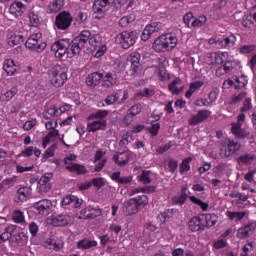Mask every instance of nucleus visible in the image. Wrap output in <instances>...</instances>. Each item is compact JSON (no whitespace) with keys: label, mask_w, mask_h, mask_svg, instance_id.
<instances>
[{"label":"nucleus","mask_w":256,"mask_h":256,"mask_svg":"<svg viewBox=\"0 0 256 256\" xmlns=\"http://www.w3.org/2000/svg\"><path fill=\"white\" fill-rule=\"evenodd\" d=\"M243 144L237 139L227 138L220 143V157L221 159H231L233 155H237Z\"/></svg>","instance_id":"2"},{"label":"nucleus","mask_w":256,"mask_h":256,"mask_svg":"<svg viewBox=\"0 0 256 256\" xmlns=\"http://www.w3.org/2000/svg\"><path fill=\"white\" fill-rule=\"evenodd\" d=\"M139 36L135 30H125L121 33H118L115 37V42L117 45H120L122 49H130L135 43H137Z\"/></svg>","instance_id":"4"},{"label":"nucleus","mask_w":256,"mask_h":256,"mask_svg":"<svg viewBox=\"0 0 256 256\" xmlns=\"http://www.w3.org/2000/svg\"><path fill=\"white\" fill-rule=\"evenodd\" d=\"M112 160L116 165H118V167H125V165H127V163H129V161L131 160V152H116L113 155Z\"/></svg>","instance_id":"21"},{"label":"nucleus","mask_w":256,"mask_h":256,"mask_svg":"<svg viewBox=\"0 0 256 256\" xmlns=\"http://www.w3.org/2000/svg\"><path fill=\"white\" fill-rule=\"evenodd\" d=\"M247 83H249L247 76L241 75L234 79L225 80L223 85L226 89H229L230 87H234V89H243V87H246Z\"/></svg>","instance_id":"13"},{"label":"nucleus","mask_w":256,"mask_h":256,"mask_svg":"<svg viewBox=\"0 0 256 256\" xmlns=\"http://www.w3.org/2000/svg\"><path fill=\"white\" fill-rule=\"evenodd\" d=\"M89 45L96 50L94 57L99 59L107 53V45L103 44V38L99 34H92L89 39Z\"/></svg>","instance_id":"10"},{"label":"nucleus","mask_w":256,"mask_h":256,"mask_svg":"<svg viewBox=\"0 0 256 256\" xmlns=\"http://www.w3.org/2000/svg\"><path fill=\"white\" fill-rule=\"evenodd\" d=\"M33 207L36 209L38 215H47L51 211V207H53V202L49 199H42L35 202Z\"/></svg>","instance_id":"17"},{"label":"nucleus","mask_w":256,"mask_h":256,"mask_svg":"<svg viewBox=\"0 0 256 256\" xmlns=\"http://www.w3.org/2000/svg\"><path fill=\"white\" fill-rule=\"evenodd\" d=\"M93 247H97V241H95V240L83 239L77 243L78 249L87 250V249H91Z\"/></svg>","instance_id":"43"},{"label":"nucleus","mask_w":256,"mask_h":256,"mask_svg":"<svg viewBox=\"0 0 256 256\" xmlns=\"http://www.w3.org/2000/svg\"><path fill=\"white\" fill-rule=\"evenodd\" d=\"M142 109H143V106L141 104H135L128 110V112L135 117L139 115V113H141Z\"/></svg>","instance_id":"64"},{"label":"nucleus","mask_w":256,"mask_h":256,"mask_svg":"<svg viewBox=\"0 0 256 256\" xmlns=\"http://www.w3.org/2000/svg\"><path fill=\"white\" fill-rule=\"evenodd\" d=\"M51 179H53L52 173L45 174L39 179L37 191L40 195H45V193H49V191H51Z\"/></svg>","instance_id":"12"},{"label":"nucleus","mask_w":256,"mask_h":256,"mask_svg":"<svg viewBox=\"0 0 256 256\" xmlns=\"http://www.w3.org/2000/svg\"><path fill=\"white\" fill-rule=\"evenodd\" d=\"M204 229L205 227H214L217 224V215L216 214H202Z\"/></svg>","instance_id":"38"},{"label":"nucleus","mask_w":256,"mask_h":256,"mask_svg":"<svg viewBox=\"0 0 256 256\" xmlns=\"http://www.w3.org/2000/svg\"><path fill=\"white\" fill-rule=\"evenodd\" d=\"M187 199H189V196H185V194H178L172 197V203L173 205H179L180 207H183Z\"/></svg>","instance_id":"51"},{"label":"nucleus","mask_w":256,"mask_h":256,"mask_svg":"<svg viewBox=\"0 0 256 256\" xmlns=\"http://www.w3.org/2000/svg\"><path fill=\"white\" fill-rule=\"evenodd\" d=\"M256 161L254 153H244L236 158V163L239 167H251Z\"/></svg>","instance_id":"20"},{"label":"nucleus","mask_w":256,"mask_h":256,"mask_svg":"<svg viewBox=\"0 0 256 256\" xmlns=\"http://www.w3.org/2000/svg\"><path fill=\"white\" fill-rule=\"evenodd\" d=\"M71 223H73V218L67 214L57 215L51 219L53 227H67V225H71Z\"/></svg>","instance_id":"23"},{"label":"nucleus","mask_w":256,"mask_h":256,"mask_svg":"<svg viewBox=\"0 0 256 256\" xmlns=\"http://www.w3.org/2000/svg\"><path fill=\"white\" fill-rule=\"evenodd\" d=\"M43 34L41 32L34 33L25 42L26 49L34 51V53H43L47 48V42L42 41Z\"/></svg>","instance_id":"6"},{"label":"nucleus","mask_w":256,"mask_h":256,"mask_svg":"<svg viewBox=\"0 0 256 256\" xmlns=\"http://www.w3.org/2000/svg\"><path fill=\"white\" fill-rule=\"evenodd\" d=\"M193 161L192 157L184 158L179 166V173L180 175H185V173H189L191 171L190 163Z\"/></svg>","instance_id":"40"},{"label":"nucleus","mask_w":256,"mask_h":256,"mask_svg":"<svg viewBox=\"0 0 256 256\" xmlns=\"http://www.w3.org/2000/svg\"><path fill=\"white\" fill-rule=\"evenodd\" d=\"M107 127V120L93 121L87 124V129L89 133H96V131H101Z\"/></svg>","instance_id":"32"},{"label":"nucleus","mask_w":256,"mask_h":256,"mask_svg":"<svg viewBox=\"0 0 256 256\" xmlns=\"http://www.w3.org/2000/svg\"><path fill=\"white\" fill-rule=\"evenodd\" d=\"M133 135L131 133H126L122 136V139L119 142L120 147H126L129 143H132Z\"/></svg>","instance_id":"59"},{"label":"nucleus","mask_w":256,"mask_h":256,"mask_svg":"<svg viewBox=\"0 0 256 256\" xmlns=\"http://www.w3.org/2000/svg\"><path fill=\"white\" fill-rule=\"evenodd\" d=\"M101 85L104 89H111L117 85V73L115 72H102Z\"/></svg>","instance_id":"16"},{"label":"nucleus","mask_w":256,"mask_h":256,"mask_svg":"<svg viewBox=\"0 0 256 256\" xmlns=\"http://www.w3.org/2000/svg\"><path fill=\"white\" fill-rule=\"evenodd\" d=\"M159 129H161V124L159 122H152L148 128L151 137H157L159 135Z\"/></svg>","instance_id":"55"},{"label":"nucleus","mask_w":256,"mask_h":256,"mask_svg":"<svg viewBox=\"0 0 256 256\" xmlns=\"http://www.w3.org/2000/svg\"><path fill=\"white\" fill-rule=\"evenodd\" d=\"M73 161H77V155L75 154H70L63 159V163L66 165V171H69V173H74L75 175H86L87 167Z\"/></svg>","instance_id":"9"},{"label":"nucleus","mask_w":256,"mask_h":256,"mask_svg":"<svg viewBox=\"0 0 256 256\" xmlns=\"http://www.w3.org/2000/svg\"><path fill=\"white\" fill-rule=\"evenodd\" d=\"M71 45H73V40L60 39L51 45V51L54 53L55 57L61 59V57H65V55H73Z\"/></svg>","instance_id":"5"},{"label":"nucleus","mask_w":256,"mask_h":256,"mask_svg":"<svg viewBox=\"0 0 256 256\" xmlns=\"http://www.w3.org/2000/svg\"><path fill=\"white\" fill-rule=\"evenodd\" d=\"M17 93H19V90L17 89V87H12L0 95V101L7 103L11 101V99H13V97H15Z\"/></svg>","instance_id":"36"},{"label":"nucleus","mask_w":256,"mask_h":256,"mask_svg":"<svg viewBox=\"0 0 256 256\" xmlns=\"http://www.w3.org/2000/svg\"><path fill=\"white\" fill-rule=\"evenodd\" d=\"M25 41V36L23 35H14L10 38L9 45L15 47V45H21Z\"/></svg>","instance_id":"57"},{"label":"nucleus","mask_w":256,"mask_h":256,"mask_svg":"<svg viewBox=\"0 0 256 256\" xmlns=\"http://www.w3.org/2000/svg\"><path fill=\"white\" fill-rule=\"evenodd\" d=\"M124 207L127 215H137V213L141 211L133 198H130L127 202H125Z\"/></svg>","instance_id":"33"},{"label":"nucleus","mask_w":256,"mask_h":256,"mask_svg":"<svg viewBox=\"0 0 256 256\" xmlns=\"http://www.w3.org/2000/svg\"><path fill=\"white\" fill-rule=\"evenodd\" d=\"M73 23V16L69 11H62L56 16L55 25L59 31H67Z\"/></svg>","instance_id":"11"},{"label":"nucleus","mask_w":256,"mask_h":256,"mask_svg":"<svg viewBox=\"0 0 256 256\" xmlns=\"http://www.w3.org/2000/svg\"><path fill=\"white\" fill-rule=\"evenodd\" d=\"M136 19H137V15L128 14V15L120 18V20L118 22L119 27H122L123 29H129V27H131V24L135 23Z\"/></svg>","instance_id":"34"},{"label":"nucleus","mask_w":256,"mask_h":256,"mask_svg":"<svg viewBox=\"0 0 256 256\" xmlns=\"http://www.w3.org/2000/svg\"><path fill=\"white\" fill-rule=\"evenodd\" d=\"M163 29V24L161 22H154L151 24H148L142 34H141V39L142 41H149V39L151 38V35H153V33H157L159 31H161Z\"/></svg>","instance_id":"14"},{"label":"nucleus","mask_w":256,"mask_h":256,"mask_svg":"<svg viewBox=\"0 0 256 256\" xmlns=\"http://www.w3.org/2000/svg\"><path fill=\"white\" fill-rule=\"evenodd\" d=\"M235 43H237V37L234 34H229L228 36H223V38H220L219 48L233 49L235 48Z\"/></svg>","instance_id":"27"},{"label":"nucleus","mask_w":256,"mask_h":256,"mask_svg":"<svg viewBox=\"0 0 256 256\" xmlns=\"http://www.w3.org/2000/svg\"><path fill=\"white\" fill-rule=\"evenodd\" d=\"M55 151H57V144H52L43 154L44 159H51L55 157Z\"/></svg>","instance_id":"58"},{"label":"nucleus","mask_w":256,"mask_h":256,"mask_svg":"<svg viewBox=\"0 0 256 256\" xmlns=\"http://www.w3.org/2000/svg\"><path fill=\"white\" fill-rule=\"evenodd\" d=\"M27 8L21 1H14L10 7H9V12L11 15H14L15 17H21L25 13V10Z\"/></svg>","instance_id":"29"},{"label":"nucleus","mask_w":256,"mask_h":256,"mask_svg":"<svg viewBox=\"0 0 256 256\" xmlns=\"http://www.w3.org/2000/svg\"><path fill=\"white\" fill-rule=\"evenodd\" d=\"M178 85H181V78L174 79L168 85L169 92L172 93V95H179V93H181V90H179V87H177Z\"/></svg>","instance_id":"44"},{"label":"nucleus","mask_w":256,"mask_h":256,"mask_svg":"<svg viewBox=\"0 0 256 256\" xmlns=\"http://www.w3.org/2000/svg\"><path fill=\"white\" fill-rule=\"evenodd\" d=\"M128 63H130V68L127 71V75L135 79V77H139L141 75V71H143V64H141V54L139 52H132L127 57Z\"/></svg>","instance_id":"7"},{"label":"nucleus","mask_w":256,"mask_h":256,"mask_svg":"<svg viewBox=\"0 0 256 256\" xmlns=\"http://www.w3.org/2000/svg\"><path fill=\"white\" fill-rule=\"evenodd\" d=\"M251 98H245L242 107L240 108L241 113L251 111L253 109V103Z\"/></svg>","instance_id":"60"},{"label":"nucleus","mask_w":256,"mask_h":256,"mask_svg":"<svg viewBox=\"0 0 256 256\" xmlns=\"http://www.w3.org/2000/svg\"><path fill=\"white\" fill-rule=\"evenodd\" d=\"M204 85H205L204 81L191 82L189 89L185 93L186 99H191V97H193V93H195V91H199V89H201V87H203Z\"/></svg>","instance_id":"35"},{"label":"nucleus","mask_w":256,"mask_h":256,"mask_svg":"<svg viewBox=\"0 0 256 256\" xmlns=\"http://www.w3.org/2000/svg\"><path fill=\"white\" fill-rule=\"evenodd\" d=\"M91 35V31L82 30L80 34L72 40V55H79V53H81V50L85 49V45H87V41L89 43Z\"/></svg>","instance_id":"8"},{"label":"nucleus","mask_w":256,"mask_h":256,"mask_svg":"<svg viewBox=\"0 0 256 256\" xmlns=\"http://www.w3.org/2000/svg\"><path fill=\"white\" fill-rule=\"evenodd\" d=\"M109 115V111L107 110H98L94 114L91 115V119H105Z\"/></svg>","instance_id":"63"},{"label":"nucleus","mask_w":256,"mask_h":256,"mask_svg":"<svg viewBox=\"0 0 256 256\" xmlns=\"http://www.w3.org/2000/svg\"><path fill=\"white\" fill-rule=\"evenodd\" d=\"M63 5H65L63 1H52L50 5L47 6L46 13H58V11L63 9Z\"/></svg>","instance_id":"41"},{"label":"nucleus","mask_w":256,"mask_h":256,"mask_svg":"<svg viewBox=\"0 0 256 256\" xmlns=\"http://www.w3.org/2000/svg\"><path fill=\"white\" fill-rule=\"evenodd\" d=\"M149 175H151V171H142L141 175L138 176V181H140V183H143V185H149V183H151V177Z\"/></svg>","instance_id":"52"},{"label":"nucleus","mask_w":256,"mask_h":256,"mask_svg":"<svg viewBox=\"0 0 256 256\" xmlns=\"http://www.w3.org/2000/svg\"><path fill=\"white\" fill-rule=\"evenodd\" d=\"M207 23V17L205 15L194 18L191 22V27H203Z\"/></svg>","instance_id":"54"},{"label":"nucleus","mask_w":256,"mask_h":256,"mask_svg":"<svg viewBox=\"0 0 256 256\" xmlns=\"http://www.w3.org/2000/svg\"><path fill=\"white\" fill-rule=\"evenodd\" d=\"M218 97H219V89L215 88L211 90L210 93L208 94V99H209L208 102L210 103V105H212V103H215Z\"/></svg>","instance_id":"62"},{"label":"nucleus","mask_w":256,"mask_h":256,"mask_svg":"<svg viewBox=\"0 0 256 256\" xmlns=\"http://www.w3.org/2000/svg\"><path fill=\"white\" fill-rule=\"evenodd\" d=\"M245 215V212L226 211V217H228L230 221H241L245 217Z\"/></svg>","instance_id":"46"},{"label":"nucleus","mask_w":256,"mask_h":256,"mask_svg":"<svg viewBox=\"0 0 256 256\" xmlns=\"http://www.w3.org/2000/svg\"><path fill=\"white\" fill-rule=\"evenodd\" d=\"M211 117V111L209 110H199L197 114L192 115L188 123L189 125L195 126L203 123V121H207V118Z\"/></svg>","instance_id":"18"},{"label":"nucleus","mask_w":256,"mask_h":256,"mask_svg":"<svg viewBox=\"0 0 256 256\" xmlns=\"http://www.w3.org/2000/svg\"><path fill=\"white\" fill-rule=\"evenodd\" d=\"M256 229V223L255 222H249L244 227H241L237 231V237L238 239H247L248 237H251L253 235V232Z\"/></svg>","instance_id":"24"},{"label":"nucleus","mask_w":256,"mask_h":256,"mask_svg":"<svg viewBox=\"0 0 256 256\" xmlns=\"http://www.w3.org/2000/svg\"><path fill=\"white\" fill-rule=\"evenodd\" d=\"M235 65L234 61H227L224 63V65L220 66L216 70V75H225V73H231L233 71V67Z\"/></svg>","instance_id":"39"},{"label":"nucleus","mask_w":256,"mask_h":256,"mask_svg":"<svg viewBox=\"0 0 256 256\" xmlns=\"http://www.w3.org/2000/svg\"><path fill=\"white\" fill-rule=\"evenodd\" d=\"M17 202L19 203V201L23 202V201H27V197H29V188L27 187H22L19 188L17 191Z\"/></svg>","instance_id":"47"},{"label":"nucleus","mask_w":256,"mask_h":256,"mask_svg":"<svg viewBox=\"0 0 256 256\" xmlns=\"http://www.w3.org/2000/svg\"><path fill=\"white\" fill-rule=\"evenodd\" d=\"M175 213H177V209H167L164 212H161L158 215L157 219L158 221H160V223H165L166 221H169L173 217V215H175Z\"/></svg>","instance_id":"37"},{"label":"nucleus","mask_w":256,"mask_h":256,"mask_svg":"<svg viewBox=\"0 0 256 256\" xmlns=\"http://www.w3.org/2000/svg\"><path fill=\"white\" fill-rule=\"evenodd\" d=\"M169 173H175L179 169V160L175 158H168L166 161Z\"/></svg>","instance_id":"48"},{"label":"nucleus","mask_w":256,"mask_h":256,"mask_svg":"<svg viewBox=\"0 0 256 256\" xmlns=\"http://www.w3.org/2000/svg\"><path fill=\"white\" fill-rule=\"evenodd\" d=\"M110 178L118 185H129L133 181V176H121V171L113 172Z\"/></svg>","instance_id":"30"},{"label":"nucleus","mask_w":256,"mask_h":256,"mask_svg":"<svg viewBox=\"0 0 256 256\" xmlns=\"http://www.w3.org/2000/svg\"><path fill=\"white\" fill-rule=\"evenodd\" d=\"M44 247L46 249H52L53 251H60L61 250V246L59 245V243H57V240L53 239V238H49L44 242Z\"/></svg>","instance_id":"45"},{"label":"nucleus","mask_w":256,"mask_h":256,"mask_svg":"<svg viewBox=\"0 0 256 256\" xmlns=\"http://www.w3.org/2000/svg\"><path fill=\"white\" fill-rule=\"evenodd\" d=\"M188 229H190L192 233H196L197 231H203L205 229V222H203V216L197 215L192 217L188 221Z\"/></svg>","instance_id":"19"},{"label":"nucleus","mask_w":256,"mask_h":256,"mask_svg":"<svg viewBox=\"0 0 256 256\" xmlns=\"http://www.w3.org/2000/svg\"><path fill=\"white\" fill-rule=\"evenodd\" d=\"M111 7L110 1H94L93 3V12L96 13L101 19L109 11V8Z\"/></svg>","instance_id":"22"},{"label":"nucleus","mask_w":256,"mask_h":256,"mask_svg":"<svg viewBox=\"0 0 256 256\" xmlns=\"http://www.w3.org/2000/svg\"><path fill=\"white\" fill-rule=\"evenodd\" d=\"M102 78H103V72L101 71L92 72L87 75L85 79V83L87 87H91L93 89L97 87L99 83H101Z\"/></svg>","instance_id":"25"},{"label":"nucleus","mask_w":256,"mask_h":256,"mask_svg":"<svg viewBox=\"0 0 256 256\" xmlns=\"http://www.w3.org/2000/svg\"><path fill=\"white\" fill-rule=\"evenodd\" d=\"M48 77L53 87H63L67 83V67L56 64L48 70Z\"/></svg>","instance_id":"3"},{"label":"nucleus","mask_w":256,"mask_h":256,"mask_svg":"<svg viewBox=\"0 0 256 256\" xmlns=\"http://www.w3.org/2000/svg\"><path fill=\"white\" fill-rule=\"evenodd\" d=\"M225 57H227V52H216L214 55V63H216V65L223 64Z\"/></svg>","instance_id":"61"},{"label":"nucleus","mask_w":256,"mask_h":256,"mask_svg":"<svg viewBox=\"0 0 256 256\" xmlns=\"http://www.w3.org/2000/svg\"><path fill=\"white\" fill-rule=\"evenodd\" d=\"M17 232V225H9L4 229V232L0 234V245L1 243H5L9 241V239H13V236Z\"/></svg>","instance_id":"31"},{"label":"nucleus","mask_w":256,"mask_h":256,"mask_svg":"<svg viewBox=\"0 0 256 256\" xmlns=\"http://www.w3.org/2000/svg\"><path fill=\"white\" fill-rule=\"evenodd\" d=\"M243 124L232 122L231 123V133L235 136V139H247L249 137V132L242 128Z\"/></svg>","instance_id":"26"},{"label":"nucleus","mask_w":256,"mask_h":256,"mask_svg":"<svg viewBox=\"0 0 256 256\" xmlns=\"http://www.w3.org/2000/svg\"><path fill=\"white\" fill-rule=\"evenodd\" d=\"M132 199L134 200L140 211L141 209H144V207H147V205H149V197H147V195H139Z\"/></svg>","instance_id":"42"},{"label":"nucleus","mask_w":256,"mask_h":256,"mask_svg":"<svg viewBox=\"0 0 256 256\" xmlns=\"http://www.w3.org/2000/svg\"><path fill=\"white\" fill-rule=\"evenodd\" d=\"M18 69L19 66L17 63H15V60L11 58L4 60L3 71H5L8 77H13V75H16Z\"/></svg>","instance_id":"28"},{"label":"nucleus","mask_w":256,"mask_h":256,"mask_svg":"<svg viewBox=\"0 0 256 256\" xmlns=\"http://www.w3.org/2000/svg\"><path fill=\"white\" fill-rule=\"evenodd\" d=\"M102 213L99 206H88L80 211V219H96V217H101Z\"/></svg>","instance_id":"15"},{"label":"nucleus","mask_w":256,"mask_h":256,"mask_svg":"<svg viewBox=\"0 0 256 256\" xmlns=\"http://www.w3.org/2000/svg\"><path fill=\"white\" fill-rule=\"evenodd\" d=\"M42 115L45 119H51V117H59V111L57 108L51 107L45 110Z\"/></svg>","instance_id":"56"},{"label":"nucleus","mask_w":256,"mask_h":256,"mask_svg":"<svg viewBox=\"0 0 256 256\" xmlns=\"http://www.w3.org/2000/svg\"><path fill=\"white\" fill-rule=\"evenodd\" d=\"M104 101H105L107 106L115 105V103H117V101H119V93L113 92V93L109 94L106 97V99H104Z\"/></svg>","instance_id":"53"},{"label":"nucleus","mask_w":256,"mask_h":256,"mask_svg":"<svg viewBox=\"0 0 256 256\" xmlns=\"http://www.w3.org/2000/svg\"><path fill=\"white\" fill-rule=\"evenodd\" d=\"M179 39L173 33L162 34L156 38L152 44V48L156 53H167V51H173L177 47Z\"/></svg>","instance_id":"1"},{"label":"nucleus","mask_w":256,"mask_h":256,"mask_svg":"<svg viewBox=\"0 0 256 256\" xmlns=\"http://www.w3.org/2000/svg\"><path fill=\"white\" fill-rule=\"evenodd\" d=\"M189 199L191 203H194V205L200 207L202 211H207V209H209V203L203 202V200L197 198L196 196H190Z\"/></svg>","instance_id":"49"},{"label":"nucleus","mask_w":256,"mask_h":256,"mask_svg":"<svg viewBox=\"0 0 256 256\" xmlns=\"http://www.w3.org/2000/svg\"><path fill=\"white\" fill-rule=\"evenodd\" d=\"M12 221H14V223H25V213L21 210H14L12 213Z\"/></svg>","instance_id":"50"}]
</instances>
